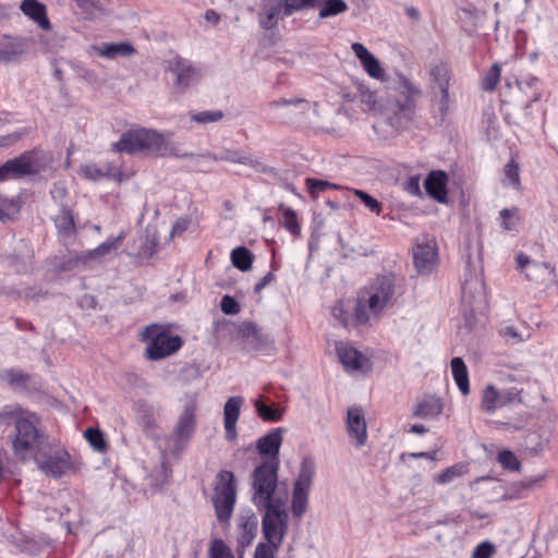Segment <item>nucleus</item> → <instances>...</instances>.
<instances>
[{
  "instance_id": "1",
  "label": "nucleus",
  "mask_w": 558,
  "mask_h": 558,
  "mask_svg": "<svg viewBox=\"0 0 558 558\" xmlns=\"http://www.w3.org/2000/svg\"><path fill=\"white\" fill-rule=\"evenodd\" d=\"M279 466L276 462L260 463L251 474L252 502L262 510V507L288 502L289 492L284 485H279Z\"/></svg>"
},
{
  "instance_id": "2",
  "label": "nucleus",
  "mask_w": 558,
  "mask_h": 558,
  "mask_svg": "<svg viewBox=\"0 0 558 558\" xmlns=\"http://www.w3.org/2000/svg\"><path fill=\"white\" fill-rule=\"evenodd\" d=\"M39 420L31 412L19 411L15 413L14 434L11 439L13 453L22 460L28 458L36 450L41 449L50 438L38 428Z\"/></svg>"
},
{
  "instance_id": "3",
  "label": "nucleus",
  "mask_w": 558,
  "mask_h": 558,
  "mask_svg": "<svg viewBox=\"0 0 558 558\" xmlns=\"http://www.w3.org/2000/svg\"><path fill=\"white\" fill-rule=\"evenodd\" d=\"M393 291L391 276L376 278L359 298L354 315L356 323L366 324L372 316H377L391 301Z\"/></svg>"
},
{
  "instance_id": "4",
  "label": "nucleus",
  "mask_w": 558,
  "mask_h": 558,
  "mask_svg": "<svg viewBox=\"0 0 558 558\" xmlns=\"http://www.w3.org/2000/svg\"><path fill=\"white\" fill-rule=\"evenodd\" d=\"M142 340L147 343L146 357L151 361L165 359L183 344L180 336L171 335L169 325L151 324L142 331Z\"/></svg>"
},
{
  "instance_id": "5",
  "label": "nucleus",
  "mask_w": 558,
  "mask_h": 558,
  "mask_svg": "<svg viewBox=\"0 0 558 558\" xmlns=\"http://www.w3.org/2000/svg\"><path fill=\"white\" fill-rule=\"evenodd\" d=\"M500 98L502 106H513L530 114L532 104L542 98L541 82L535 76L524 81L515 80L513 83L507 80L501 88Z\"/></svg>"
},
{
  "instance_id": "6",
  "label": "nucleus",
  "mask_w": 558,
  "mask_h": 558,
  "mask_svg": "<svg viewBox=\"0 0 558 558\" xmlns=\"http://www.w3.org/2000/svg\"><path fill=\"white\" fill-rule=\"evenodd\" d=\"M34 460L41 472L53 478H60L76 471L70 453L54 440H49L41 449L36 450Z\"/></svg>"
},
{
  "instance_id": "7",
  "label": "nucleus",
  "mask_w": 558,
  "mask_h": 558,
  "mask_svg": "<svg viewBox=\"0 0 558 558\" xmlns=\"http://www.w3.org/2000/svg\"><path fill=\"white\" fill-rule=\"evenodd\" d=\"M420 94V89L409 81L402 83L400 92L390 100L388 107L387 120L392 128L399 130L409 126L414 117L415 100Z\"/></svg>"
},
{
  "instance_id": "8",
  "label": "nucleus",
  "mask_w": 558,
  "mask_h": 558,
  "mask_svg": "<svg viewBox=\"0 0 558 558\" xmlns=\"http://www.w3.org/2000/svg\"><path fill=\"white\" fill-rule=\"evenodd\" d=\"M287 505L288 502H282L262 507L265 511L262 518V531L267 541L266 545L275 548L281 546L289 527Z\"/></svg>"
},
{
  "instance_id": "9",
  "label": "nucleus",
  "mask_w": 558,
  "mask_h": 558,
  "mask_svg": "<svg viewBox=\"0 0 558 558\" xmlns=\"http://www.w3.org/2000/svg\"><path fill=\"white\" fill-rule=\"evenodd\" d=\"M316 473V464L312 457H304L301 461L300 472L293 484L292 513L301 518L307 509L308 495Z\"/></svg>"
},
{
  "instance_id": "10",
  "label": "nucleus",
  "mask_w": 558,
  "mask_h": 558,
  "mask_svg": "<svg viewBox=\"0 0 558 558\" xmlns=\"http://www.w3.org/2000/svg\"><path fill=\"white\" fill-rule=\"evenodd\" d=\"M175 142H116L112 144L111 155L126 153L138 157H184L187 154L181 153L174 147Z\"/></svg>"
},
{
  "instance_id": "11",
  "label": "nucleus",
  "mask_w": 558,
  "mask_h": 558,
  "mask_svg": "<svg viewBox=\"0 0 558 558\" xmlns=\"http://www.w3.org/2000/svg\"><path fill=\"white\" fill-rule=\"evenodd\" d=\"M219 483L215 487L213 504L218 521H228L234 510L236 500V483L234 474L230 471H221L218 475Z\"/></svg>"
},
{
  "instance_id": "12",
  "label": "nucleus",
  "mask_w": 558,
  "mask_h": 558,
  "mask_svg": "<svg viewBox=\"0 0 558 558\" xmlns=\"http://www.w3.org/2000/svg\"><path fill=\"white\" fill-rule=\"evenodd\" d=\"M485 296L482 269L471 268V265L468 264L462 283V302L473 311L485 303Z\"/></svg>"
},
{
  "instance_id": "13",
  "label": "nucleus",
  "mask_w": 558,
  "mask_h": 558,
  "mask_svg": "<svg viewBox=\"0 0 558 558\" xmlns=\"http://www.w3.org/2000/svg\"><path fill=\"white\" fill-rule=\"evenodd\" d=\"M522 402V389L511 387L498 389L494 385H487L482 395V407L488 413L496 410Z\"/></svg>"
},
{
  "instance_id": "14",
  "label": "nucleus",
  "mask_w": 558,
  "mask_h": 558,
  "mask_svg": "<svg viewBox=\"0 0 558 558\" xmlns=\"http://www.w3.org/2000/svg\"><path fill=\"white\" fill-rule=\"evenodd\" d=\"M169 71L174 75L172 88L175 94H184L189 87L201 80L199 70L190 60L181 57H175L170 62Z\"/></svg>"
},
{
  "instance_id": "15",
  "label": "nucleus",
  "mask_w": 558,
  "mask_h": 558,
  "mask_svg": "<svg viewBox=\"0 0 558 558\" xmlns=\"http://www.w3.org/2000/svg\"><path fill=\"white\" fill-rule=\"evenodd\" d=\"M196 427V403L190 401L185 407L173 430V438L175 442V453L180 454L191 437L193 436Z\"/></svg>"
},
{
  "instance_id": "16",
  "label": "nucleus",
  "mask_w": 558,
  "mask_h": 558,
  "mask_svg": "<svg viewBox=\"0 0 558 558\" xmlns=\"http://www.w3.org/2000/svg\"><path fill=\"white\" fill-rule=\"evenodd\" d=\"M39 167L37 156L34 153H25L0 166V182L7 180L10 175L19 177L36 173Z\"/></svg>"
},
{
  "instance_id": "17",
  "label": "nucleus",
  "mask_w": 558,
  "mask_h": 558,
  "mask_svg": "<svg viewBox=\"0 0 558 558\" xmlns=\"http://www.w3.org/2000/svg\"><path fill=\"white\" fill-rule=\"evenodd\" d=\"M78 173L85 179L98 181L101 179H113L118 182L123 180L121 166L114 159H108L104 165L88 163L80 167Z\"/></svg>"
},
{
  "instance_id": "18",
  "label": "nucleus",
  "mask_w": 558,
  "mask_h": 558,
  "mask_svg": "<svg viewBox=\"0 0 558 558\" xmlns=\"http://www.w3.org/2000/svg\"><path fill=\"white\" fill-rule=\"evenodd\" d=\"M336 351L347 372H366L371 368L369 360L355 348L339 342L336 344Z\"/></svg>"
},
{
  "instance_id": "19",
  "label": "nucleus",
  "mask_w": 558,
  "mask_h": 558,
  "mask_svg": "<svg viewBox=\"0 0 558 558\" xmlns=\"http://www.w3.org/2000/svg\"><path fill=\"white\" fill-rule=\"evenodd\" d=\"M283 429L281 427L274 428L256 442V449L260 456L266 457L262 463L276 462V466H279V450L282 444Z\"/></svg>"
},
{
  "instance_id": "20",
  "label": "nucleus",
  "mask_w": 558,
  "mask_h": 558,
  "mask_svg": "<svg viewBox=\"0 0 558 558\" xmlns=\"http://www.w3.org/2000/svg\"><path fill=\"white\" fill-rule=\"evenodd\" d=\"M437 247L434 242L417 244L413 248L414 267L420 274L430 272L437 265Z\"/></svg>"
},
{
  "instance_id": "21",
  "label": "nucleus",
  "mask_w": 558,
  "mask_h": 558,
  "mask_svg": "<svg viewBox=\"0 0 558 558\" xmlns=\"http://www.w3.org/2000/svg\"><path fill=\"white\" fill-rule=\"evenodd\" d=\"M347 429L357 448L363 447L367 440V426L363 410L350 408L347 414Z\"/></svg>"
},
{
  "instance_id": "22",
  "label": "nucleus",
  "mask_w": 558,
  "mask_h": 558,
  "mask_svg": "<svg viewBox=\"0 0 558 558\" xmlns=\"http://www.w3.org/2000/svg\"><path fill=\"white\" fill-rule=\"evenodd\" d=\"M243 404L242 397H230L223 407V424L226 429V438L234 441L238 437L236 423L240 417L241 407Z\"/></svg>"
},
{
  "instance_id": "23",
  "label": "nucleus",
  "mask_w": 558,
  "mask_h": 558,
  "mask_svg": "<svg viewBox=\"0 0 558 558\" xmlns=\"http://www.w3.org/2000/svg\"><path fill=\"white\" fill-rule=\"evenodd\" d=\"M124 240V234L109 238L106 242L99 244L96 248L82 252L77 257V263L87 264L90 260L100 262L104 257L114 253Z\"/></svg>"
},
{
  "instance_id": "24",
  "label": "nucleus",
  "mask_w": 558,
  "mask_h": 558,
  "mask_svg": "<svg viewBox=\"0 0 558 558\" xmlns=\"http://www.w3.org/2000/svg\"><path fill=\"white\" fill-rule=\"evenodd\" d=\"M355 57L360 60L366 73L373 78H381L385 74L379 61L361 43H353L351 46Z\"/></svg>"
},
{
  "instance_id": "25",
  "label": "nucleus",
  "mask_w": 558,
  "mask_h": 558,
  "mask_svg": "<svg viewBox=\"0 0 558 558\" xmlns=\"http://www.w3.org/2000/svg\"><path fill=\"white\" fill-rule=\"evenodd\" d=\"M20 10L24 15L37 23L41 29H51V23L47 15V8L43 2L38 0H23L21 2Z\"/></svg>"
},
{
  "instance_id": "26",
  "label": "nucleus",
  "mask_w": 558,
  "mask_h": 558,
  "mask_svg": "<svg viewBox=\"0 0 558 558\" xmlns=\"http://www.w3.org/2000/svg\"><path fill=\"white\" fill-rule=\"evenodd\" d=\"M447 174L438 170L432 171L425 180L426 193L438 203L447 202Z\"/></svg>"
},
{
  "instance_id": "27",
  "label": "nucleus",
  "mask_w": 558,
  "mask_h": 558,
  "mask_svg": "<svg viewBox=\"0 0 558 558\" xmlns=\"http://www.w3.org/2000/svg\"><path fill=\"white\" fill-rule=\"evenodd\" d=\"M430 87L434 96L442 90H449L451 71L447 63L440 62L432 66L429 71Z\"/></svg>"
},
{
  "instance_id": "28",
  "label": "nucleus",
  "mask_w": 558,
  "mask_h": 558,
  "mask_svg": "<svg viewBox=\"0 0 558 558\" xmlns=\"http://www.w3.org/2000/svg\"><path fill=\"white\" fill-rule=\"evenodd\" d=\"M525 277L530 281H534L536 283H543L546 281V279H550V281L558 286L556 268L547 262H535L531 264L530 267H527L525 270Z\"/></svg>"
},
{
  "instance_id": "29",
  "label": "nucleus",
  "mask_w": 558,
  "mask_h": 558,
  "mask_svg": "<svg viewBox=\"0 0 558 558\" xmlns=\"http://www.w3.org/2000/svg\"><path fill=\"white\" fill-rule=\"evenodd\" d=\"M54 225L59 235L63 240L71 239L75 235L76 227L74 216L71 209L62 207L60 213L54 217Z\"/></svg>"
},
{
  "instance_id": "30",
  "label": "nucleus",
  "mask_w": 558,
  "mask_h": 558,
  "mask_svg": "<svg viewBox=\"0 0 558 558\" xmlns=\"http://www.w3.org/2000/svg\"><path fill=\"white\" fill-rule=\"evenodd\" d=\"M98 54L107 59H116L117 57L133 56L136 50L132 44L126 41L104 44L101 47H95Z\"/></svg>"
},
{
  "instance_id": "31",
  "label": "nucleus",
  "mask_w": 558,
  "mask_h": 558,
  "mask_svg": "<svg viewBox=\"0 0 558 558\" xmlns=\"http://www.w3.org/2000/svg\"><path fill=\"white\" fill-rule=\"evenodd\" d=\"M239 333L255 349H260L268 342V337L252 322L243 323L240 326Z\"/></svg>"
},
{
  "instance_id": "32",
  "label": "nucleus",
  "mask_w": 558,
  "mask_h": 558,
  "mask_svg": "<svg viewBox=\"0 0 558 558\" xmlns=\"http://www.w3.org/2000/svg\"><path fill=\"white\" fill-rule=\"evenodd\" d=\"M258 520L254 513L242 518L240 525L239 546L245 548L250 546L256 536Z\"/></svg>"
},
{
  "instance_id": "33",
  "label": "nucleus",
  "mask_w": 558,
  "mask_h": 558,
  "mask_svg": "<svg viewBox=\"0 0 558 558\" xmlns=\"http://www.w3.org/2000/svg\"><path fill=\"white\" fill-rule=\"evenodd\" d=\"M442 403L437 398H426L417 403L413 416L420 418H435L441 414Z\"/></svg>"
},
{
  "instance_id": "34",
  "label": "nucleus",
  "mask_w": 558,
  "mask_h": 558,
  "mask_svg": "<svg viewBox=\"0 0 558 558\" xmlns=\"http://www.w3.org/2000/svg\"><path fill=\"white\" fill-rule=\"evenodd\" d=\"M451 372L454 381L462 395L466 396L470 392L469 374L464 361L461 357H453L451 360Z\"/></svg>"
},
{
  "instance_id": "35",
  "label": "nucleus",
  "mask_w": 558,
  "mask_h": 558,
  "mask_svg": "<svg viewBox=\"0 0 558 558\" xmlns=\"http://www.w3.org/2000/svg\"><path fill=\"white\" fill-rule=\"evenodd\" d=\"M504 174V186H511L515 191H521L520 167L517 155H512L510 160L505 165Z\"/></svg>"
},
{
  "instance_id": "36",
  "label": "nucleus",
  "mask_w": 558,
  "mask_h": 558,
  "mask_svg": "<svg viewBox=\"0 0 558 558\" xmlns=\"http://www.w3.org/2000/svg\"><path fill=\"white\" fill-rule=\"evenodd\" d=\"M21 210L20 197L9 198L0 192V221L13 220Z\"/></svg>"
},
{
  "instance_id": "37",
  "label": "nucleus",
  "mask_w": 558,
  "mask_h": 558,
  "mask_svg": "<svg viewBox=\"0 0 558 558\" xmlns=\"http://www.w3.org/2000/svg\"><path fill=\"white\" fill-rule=\"evenodd\" d=\"M231 260L234 267L241 271H247L252 268L253 255L248 248L238 246L231 252Z\"/></svg>"
},
{
  "instance_id": "38",
  "label": "nucleus",
  "mask_w": 558,
  "mask_h": 558,
  "mask_svg": "<svg viewBox=\"0 0 558 558\" xmlns=\"http://www.w3.org/2000/svg\"><path fill=\"white\" fill-rule=\"evenodd\" d=\"M318 8L319 19H328L345 12L348 4L344 0H323Z\"/></svg>"
},
{
  "instance_id": "39",
  "label": "nucleus",
  "mask_w": 558,
  "mask_h": 558,
  "mask_svg": "<svg viewBox=\"0 0 558 558\" xmlns=\"http://www.w3.org/2000/svg\"><path fill=\"white\" fill-rule=\"evenodd\" d=\"M119 140H163V137L154 129L134 126L122 133Z\"/></svg>"
},
{
  "instance_id": "40",
  "label": "nucleus",
  "mask_w": 558,
  "mask_h": 558,
  "mask_svg": "<svg viewBox=\"0 0 558 558\" xmlns=\"http://www.w3.org/2000/svg\"><path fill=\"white\" fill-rule=\"evenodd\" d=\"M280 107H294L296 109L295 114H304L310 110V101L304 98H280L269 102L270 109H278Z\"/></svg>"
},
{
  "instance_id": "41",
  "label": "nucleus",
  "mask_w": 558,
  "mask_h": 558,
  "mask_svg": "<svg viewBox=\"0 0 558 558\" xmlns=\"http://www.w3.org/2000/svg\"><path fill=\"white\" fill-rule=\"evenodd\" d=\"M322 1L323 0H283L282 15L288 17L295 11H300L306 8H318L320 7Z\"/></svg>"
},
{
  "instance_id": "42",
  "label": "nucleus",
  "mask_w": 558,
  "mask_h": 558,
  "mask_svg": "<svg viewBox=\"0 0 558 558\" xmlns=\"http://www.w3.org/2000/svg\"><path fill=\"white\" fill-rule=\"evenodd\" d=\"M436 100V111L435 118L439 121V123H444L448 117L450 105L452 102L449 90H442L437 93V96H434Z\"/></svg>"
},
{
  "instance_id": "43",
  "label": "nucleus",
  "mask_w": 558,
  "mask_h": 558,
  "mask_svg": "<svg viewBox=\"0 0 558 558\" xmlns=\"http://www.w3.org/2000/svg\"><path fill=\"white\" fill-rule=\"evenodd\" d=\"M254 407L257 414L266 422H278L283 415V410L267 405L262 399H257Z\"/></svg>"
},
{
  "instance_id": "44",
  "label": "nucleus",
  "mask_w": 558,
  "mask_h": 558,
  "mask_svg": "<svg viewBox=\"0 0 558 558\" xmlns=\"http://www.w3.org/2000/svg\"><path fill=\"white\" fill-rule=\"evenodd\" d=\"M500 77L501 66L498 63H494L482 78V89L488 93L494 92L500 81Z\"/></svg>"
},
{
  "instance_id": "45",
  "label": "nucleus",
  "mask_w": 558,
  "mask_h": 558,
  "mask_svg": "<svg viewBox=\"0 0 558 558\" xmlns=\"http://www.w3.org/2000/svg\"><path fill=\"white\" fill-rule=\"evenodd\" d=\"M498 119L494 112L485 111L482 119V129L485 132L486 140H496L499 135Z\"/></svg>"
},
{
  "instance_id": "46",
  "label": "nucleus",
  "mask_w": 558,
  "mask_h": 558,
  "mask_svg": "<svg viewBox=\"0 0 558 558\" xmlns=\"http://www.w3.org/2000/svg\"><path fill=\"white\" fill-rule=\"evenodd\" d=\"M282 5L281 3H277L268 9L265 15H260L259 17V25L263 29H272L278 24V17L280 13H282Z\"/></svg>"
},
{
  "instance_id": "47",
  "label": "nucleus",
  "mask_w": 558,
  "mask_h": 558,
  "mask_svg": "<svg viewBox=\"0 0 558 558\" xmlns=\"http://www.w3.org/2000/svg\"><path fill=\"white\" fill-rule=\"evenodd\" d=\"M209 558H234L231 548L221 538H214L208 548Z\"/></svg>"
},
{
  "instance_id": "48",
  "label": "nucleus",
  "mask_w": 558,
  "mask_h": 558,
  "mask_svg": "<svg viewBox=\"0 0 558 558\" xmlns=\"http://www.w3.org/2000/svg\"><path fill=\"white\" fill-rule=\"evenodd\" d=\"M84 435L95 451L104 452L107 449L108 446L104 434L98 428H87Z\"/></svg>"
},
{
  "instance_id": "49",
  "label": "nucleus",
  "mask_w": 558,
  "mask_h": 558,
  "mask_svg": "<svg viewBox=\"0 0 558 558\" xmlns=\"http://www.w3.org/2000/svg\"><path fill=\"white\" fill-rule=\"evenodd\" d=\"M500 217L502 220V228L507 231L517 230L520 223V216L518 208H505L500 211Z\"/></svg>"
},
{
  "instance_id": "50",
  "label": "nucleus",
  "mask_w": 558,
  "mask_h": 558,
  "mask_svg": "<svg viewBox=\"0 0 558 558\" xmlns=\"http://www.w3.org/2000/svg\"><path fill=\"white\" fill-rule=\"evenodd\" d=\"M306 186L311 193V196L316 198L320 192L326 191L327 189L339 190L341 186L330 183L328 181L318 180L314 178L306 179Z\"/></svg>"
},
{
  "instance_id": "51",
  "label": "nucleus",
  "mask_w": 558,
  "mask_h": 558,
  "mask_svg": "<svg viewBox=\"0 0 558 558\" xmlns=\"http://www.w3.org/2000/svg\"><path fill=\"white\" fill-rule=\"evenodd\" d=\"M498 462L504 469L511 471H519L521 463L518 458L510 450H502L498 454Z\"/></svg>"
},
{
  "instance_id": "52",
  "label": "nucleus",
  "mask_w": 558,
  "mask_h": 558,
  "mask_svg": "<svg viewBox=\"0 0 558 558\" xmlns=\"http://www.w3.org/2000/svg\"><path fill=\"white\" fill-rule=\"evenodd\" d=\"M282 223H283L284 228L288 231H290L292 234H298L300 232L298 217L293 209L284 208L282 210Z\"/></svg>"
},
{
  "instance_id": "53",
  "label": "nucleus",
  "mask_w": 558,
  "mask_h": 558,
  "mask_svg": "<svg viewBox=\"0 0 558 558\" xmlns=\"http://www.w3.org/2000/svg\"><path fill=\"white\" fill-rule=\"evenodd\" d=\"M354 195L372 211L377 215L380 214L381 204L362 190H353Z\"/></svg>"
},
{
  "instance_id": "54",
  "label": "nucleus",
  "mask_w": 558,
  "mask_h": 558,
  "mask_svg": "<svg viewBox=\"0 0 558 558\" xmlns=\"http://www.w3.org/2000/svg\"><path fill=\"white\" fill-rule=\"evenodd\" d=\"M463 466L462 465H452L450 468H447L445 471H442L437 476V482L440 484H447L450 483L453 478L459 477L463 474Z\"/></svg>"
},
{
  "instance_id": "55",
  "label": "nucleus",
  "mask_w": 558,
  "mask_h": 558,
  "mask_svg": "<svg viewBox=\"0 0 558 558\" xmlns=\"http://www.w3.org/2000/svg\"><path fill=\"white\" fill-rule=\"evenodd\" d=\"M223 112L221 110H214V111H202L194 113L192 116V120L198 122V123H210L216 122L222 119Z\"/></svg>"
},
{
  "instance_id": "56",
  "label": "nucleus",
  "mask_w": 558,
  "mask_h": 558,
  "mask_svg": "<svg viewBox=\"0 0 558 558\" xmlns=\"http://www.w3.org/2000/svg\"><path fill=\"white\" fill-rule=\"evenodd\" d=\"M221 311L227 315H234L240 312L238 302L230 295H225L220 303Z\"/></svg>"
},
{
  "instance_id": "57",
  "label": "nucleus",
  "mask_w": 558,
  "mask_h": 558,
  "mask_svg": "<svg viewBox=\"0 0 558 558\" xmlns=\"http://www.w3.org/2000/svg\"><path fill=\"white\" fill-rule=\"evenodd\" d=\"M494 553V546L490 543L484 542L475 547L472 558H490Z\"/></svg>"
},
{
  "instance_id": "58",
  "label": "nucleus",
  "mask_w": 558,
  "mask_h": 558,
  "mask_svg": "<svg viewBox=\"0 0 558 558\" xmlns=\"http://www.w3.org/2000/svg\"><path fill=\"white\" fill-rule=\"evenodd\" d=\"M279 548L271 547L265 543H259L256 546L254 558H275V553Z\"/></svg>"
},
{
  "instance_id": "59",
  "label": "nucleus",
  "mask_w": 558,
  "mask_h": 558,
  "mask_svg": "<svg viewBox=\"0 0 558 558\" xmlns=\"http://www.w3.org/2000/svg\"><path fill=\"white\" fill-rule=\"evenodd\" d=\"M332 316L344 327L348 326L349 323V314L344 310L342 303H337L331 310Z\"/></svg>"
},
{
  "instance_id": "60",
  "label": "nucleus",
  "mask_w": 558,
  "mask_h": 558,
  "mask_svg": "<svg viewBox=\"0 0 558 558\" xmlns=\"http://www.w3.org/2000/svg\"><path fill=\"white\" fill-rule=\"evenodd\" d=\"M21 52V50H16L12 47L2 48L0 49V62H11L15 60Z\"/></svg>"
},
{
  "instance_id": "61",
  "label": "nucleus",
  "mask_w": 558,
  "mask_h": 558,
  "mask_svg": "<svg viewBox=\"0 0 558 558\" xmlns=\"http://www.w3.org/2000/svg\"><path fill=\"white\" fill-rule=\"evenodd\" d=\"M189 227V220L187 219H184V218H180L178 219L173 226H172V229H171V232H170V238H174L177 235H181L183 232L186 231Z\"/></svg>"
},
{
  "instance_id": "62",
  "label": "nucleus",
  "mask_w": 558,
  "mask_h": 558,
  "mask_svg": "<svg viewBox=\"0 0 558 558\" xmlns=\"http://www.w3.org/2000/svg\"><path fill=\"white\" fill-rule=\"evenodd\" d=\"M405 191L412 195H420L421 194L420 178L411 177L407 182Z\"/></svg>"
},
{
  "instance_id": "63",
  "label": "nucleus",
  "mask_w": 558,
  "mask_h": 558,
  "mask_svg": "<svg viewBox=\"0 0 558 558\" xmlns=\"http://www.w3.org/2000/svg\"><path fill=\"white\" fill-rule=\"evenodd\" d=\"M141 424L145 428H153L155 427V413L154 411H146L145 414L141 418Z\"/></svg>"
},
{
  "instance_id": "64",
  "label": "nucleus",
  "mask_w": 558,
  "mask_h": 558,
  "mask_svg": "<svg viewBox=\"0 0 558 558\" xmlns=\"http://www.w3.org/2000/svg\"><path fill=\"white\" fill-rule=\"evenodd\" d=\"M517 263L519 269L525 274L527 267H530L534 262H532L527 255L520 253L517 255Z\"/></svg>"
}]
</instances>
